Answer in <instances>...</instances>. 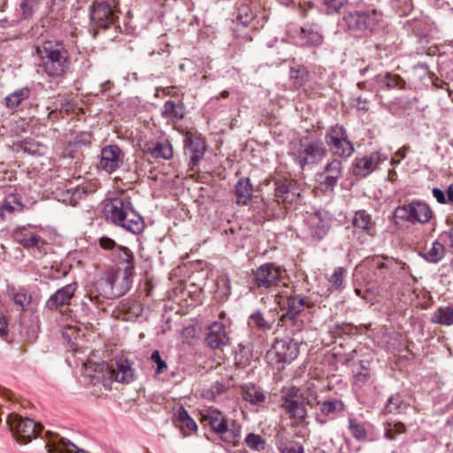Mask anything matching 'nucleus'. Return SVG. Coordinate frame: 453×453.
<instances>
[{"mask_svg": "<svg viewBox=\"0 0 453 453\" xmlns=\"http://www.w3.org/2000/svg\"><path fill=\"white\" fill-rule=\"evenodd\" d=\"M228 388V385H226L223 382L216 381L210 387V388L203 390V396L205 399L214 401L216 400L217 396L225 393Z\"/></svg>", "mask_w": 453, "mask_h": 453, "instance_id": "nucleus-43", "label": "nucleus"}, {"mask_svg": "<svg viewBox=\"0 0 453 453\" xmlns=\"http://www.w3.org/2000/svg\"><path fill=\"white\" fill-rule=\"evenodd\" d=\"M434 321L439 324L450 326L453 324V308L439 309L434 315Z\"/></svg>", "mask_w": 453, "mask_h": 453, "instance_id": "nucleus-44", "label": "nucleus"}, {"mask_svg": "<svg viewBox=\"0 0 453 453\" xmlns=\"http://www.w3.org/2000/svg\"><path fill=\"white\" fill-rule=\"evenodd\" d=\"M205 341L211 349H219L228 342L225 325L221 322H213L207 329Z\"/></svg>", "mask_w": 453, "mask_h": 453, "instance_id": "nucleus-21", "label": "nucleus"}, {"mask_svg": "<svg viewBox=\"0 0 453 453\" xmlns=\"http://www.w3.org/2000/svg\"><path fill=\"white\" fill-rule=\"evenodd\" d=\"M116 257L119 264L123 265L122 269H128L129 273H134V255L129 249L122 246L118 247Z\"/></svg>", "mask_w": 453, "mask_h": 453, "instance_id": "nucleus-38", "label": "nucleus"}, {"mask_svg": "<svg viewBox=\"0 0 453 453\" xmlns=\"http://www.w3.org/2000/svg\"><path fill=\"white\" fill-rule=\"evenodd\" d=\"M250 353L247 349H243L235 356V364L238 366L244 367L250 364Z\"/></svg>", "mask_w": 453, "mask_h": 453, "instance_id": "nucleus-57", "label": "nucleus"}, {"mask_svg": "<svg viewBox=\"0 0 453 453\" xmlns=\"http://www.w3.org/2000/svg\"><path fill=\"white\" fill-rule=\"evenodd\" d=\"M83 375L93 385H105L112 380L120 383H130L134 377V369L127 360L117 362V369L110 368L105 362L88 361L84 364Z\"/></svg>", "mask_w": 453, "mask_h": 453, "instance_id": "nucleus-2", "label": "nucleus"}, {"mask_svg": "<svg viewBox=\"0 0 453 453\" xmlns=\"http://www.w3.org/2000/svg\"><path fill=\"white\" fill-rule=\"evenodd\" d=\"M23 203L19 194H9L6 196L4 203L1 206V214L12 213L14 211H21Z\"/></svg>", "mask_w": 453, "mask_h": 453, "instance_id": "nucleus-35", "label": "nucleus"}, {"mask_svg": "<svg viewBox=\"0 0 453 453\" xmlns=\"http://www.w3.org/2000/svg\"><path fill=\"white\" fill-rule=\"evenodd\" d=\"M319 410L324 415H335L344 410V404L341 400L333 398L321 403Z\"/></svg>", "mask_w": 453, "mask_h": 453, "instance_id": "nucleus-40", "label": "nucleus"}, {"mask_svg": "<svg viewBox=\"0 0 453 453\" xmlns=\"http://www.w3.org/2000/svg\"><path fill=\"white\" fill-rule=\"evenodd\" d=\"M304 222L313 237L322 239L329 229L330 217L325 211H315L307 213Z\"/></svg>", "mask_w": 453, "mask_h": 453, "instance_id": "nucleus-15", "label": "nucleus"}, {"mask_svg": "<svg viewBox=\"0 0 453 453\" xmlns=\"http://www.w3.org/2000/svg\"><path fill=\"white\" fill-rule=\"evenodd\" d=\"M348 0H323V4L326 8V13H339L340 10L347 4Z\"/></svg>", "mask_w": 453, "mask_h": 453, "instance_id": "nucleus-53", "label": "nucleus"}, {"mask_svg": "<svg viewBox=\"0 0 453 453\" xmlns=\"http://www.w3.org/2000/svg\"><path fill=\"white\" fill-rule=\"evenodd\" d=\"M243 400L252 404H261L265 402L266 396L264 391L252 383L243 384L241 387Z\"/></svg>", "mask_w": 453, "mask_h": 453, "instance_id": "nucleus-26", "label": "nucleus"}, {"mask_svg": "<svg viewBox=\"0 0 453 453\" xmlns=\"http://www.w3.org/2000/svg\"><path fill=\"white\" fill-rule=\"evenodd\" d=\"M348 429L351 435L357 441H364L366 438V430L364 426L355 418H349Z\"/></svg>", "mask_w": 453, "mask_h": 453, "instance_id": "nucleus-45", "label": "nucleus"}, {"mask_svg": "<svg viewBox=\"0 0 453 453\" xmlns=\"http://www.w3.org/2000/svg\"><path fill=\"white\" fill-rule=\"evenodd\" d=\"M217 295L224 297L231 295V281L227 275H221L217 280Z\"/></svg>", "mask_w": 453, "mask_h": 453, "instance_id": "nucleus-48", "label": "nucleus"}, {"mask_svg": "<svg viewBox=\"0 0 453 453\" xmlns=\"http://www.w3.org/2000/svg\"><path fill=\"white\" fill-rule=\"evenodd\" d=\"M352 224L356 228L366 231L370 234L374 226L371 215L365 211H357L353 218Z\"/></svg>", "mask_w": 453, "mask_h": 453, "instance_id": "nucleus-36", "label": "nucleus"}, {"mask_svg": "<svg viewBox=\"0 0 453 453\" xmlns=\"http://www.w3.org/2000/svg\"><path fill=\"white\" fill-rule=\"evenodd\" d=\"M254 12L247 4H242L236 12L235 19L244 27L249 26L254 19Z\"/></svg>", "mask_w": 453, "mask_h": 453, "instance_id": "nucleus-41", "label": "nucleus"}, {"mask_svg": "<svg viewBox=\"0 0 453 453\" xmlns=\"http://www.w3.org/2000/svg\"><path fill=\"white\" fill-rule=\"evenodd\" d=\"M128 269H119L110 273L104 281V293L107 298H116L125 295L131 288L132 276Z\"/></svg>", "mask_w": 453, "mask_h": 453, "instance_id": "nucleus-8", "label": "nucleus"}, {"mask_svg": "<svg viewBox=\"0 0 453 453\" xmlns=\"http://www.w3.org/2000/svg\"><path fill=\"white\" fill-rule=\"evenodd\" d=\"M387 157L380 152H373L368 156H365L356 159L353 173L356 176L365 178L373 172L378 165L384 162Z\"/></svg>", "mask_w": 453, "mask_h": 453, "instance_id": "nucleus-17", "label": "nucleus"}, {"mask_svg": "<svg viewBox=\"0 0 453 453\" xmlns=\"http://www.w3.org/2000/svg\"><path fill=\"white\" fill-rule=\"evenodd\" d=\"M433 196L440 203H446V197L444 192L437 188H434L433 189Z\"/></svg>", "mask_w": 453, "mask_h": 453, "instance_id": "nucleus-62", "label": "nucleus"}, {"mask_svg": "<svg viewBox=\"0 0 453 453\" xmlns=\"http://www.w3.org/2000/svg\"><path fill=\"white\" fill-rule=\"evenodd\" d=\"M326 149L321 142L300 139L290 145L289 155L303 169L306 165H315L326 156Z\"/></svg>", "mask_w": 453, "mask_h": 453, "instance_id": "nucleus-4", "label": "nucleus"}, {"mask_svg": "<svg viewBox=\"0 0 453 453\" xmlns=\"http://www.w3.org/2000/svg\"><path fill=\"white\" fill-rule=\"evenodd\" d=\"M380 18L381 15L375 9H372L349 12L343 19L349 29L372 31Z\"/></svg>", "mask_w": 453, "mask_h": 453, "instance_id": "nucleus-11", "label": "nucleus"}, {"mask_svg": "<svg viewBox=\"0 0 453 453\" xmlns=\"http://www.w3.org/2000/svg\"><path fill=\"white\" fill-rule=\"evenodd\" d=\"M298 389L293 388L282 396L281 407L297 422H303L307 417L305 404L297 399Z\"/></svg>", "mask_w": 453, "mask_h": 453, "instance_id": "nucleus-16", "label": "nucleus"}, {"mask_svg": "<svg viewBox=\"0 0 453 453\" xmlns=\"http://www.w3.org/2000/svg\"><path fill=\"white\" fill-rule=\"evenodd\" d=\"M182 426L186 427L189 431H196L197 429L196 423L194 419L191 418H188L187 421H184L182 424H180Z\"/></svg>", "mask_w": 453, "mask_h": 453, "instance_id": "nucleus-63", "label": "nucleus"}, {"mask_svg": "<svg viewBox=\"0 0 453 453\" xmlns=\"http://www.w3.org/2000/svg\"><path fill=\"white\" fill-rule=\"evenodd\" d=\"M273 323L274 319H265L259 310L253 311L248 319L249 327L261 332L270 331L273 328Z\"/></svg>", "mask_w": 453, "mask_h": 453, "instance_id": "nucleus-29", "label": "nucleus"}, {"mask_svg": "<svg viewBox=\"0 0 453 453\" xmlns=\"http://www.w3.org/2000/svg\"><path fill=\"white\" fill-rule=\"evenodd\" d=\"M281 274L282 271L279 266L272 263L264 264L254 271V281L257 288H269L277 284Z\"/></svg>", "mask_w": 453, "mask_h": 453, "instance_id": "nucleus-14", "label": "nucleus"}, {"mask_svg": "<svg viewBox=\"0 0 453 453\" xmlns=\"http://www.w3.org/2000/svg\"><path fill=\"white\" fill-rule=\"evenodd\" d=\"M119 311L125 314L123 319L131 320L137 318L142 312V307L136 301L125 300L119 304Z\"/></svg>", "mask_w": 453, "mask_h": 453, "instance_id": "nucleus-37", "label": "nucleus"}, {"mask_svg": "<svg viewBox=\"0 0 453 453\" xmlns=\"http://www.w3.org/2000/svg\"><path fill=\"white\" fill-rule=\"evenodd\" d=\"M421 255L428 262L436 264L445 256L444 243L442 242L434 241L432 246L425 252L421 253Z\"/></svg>", "mask_w": 453, "mask_h": 453, "instance_id": "nucleus-33", "label": "nucleus"}, {"mask_svg": "<svg viewBox=\"0 0 453 453\" xmlns=\"http://www.w3.org/2000/svg\"><path fill=\"white\" fill-rule=\"evenodd\" d=\"M147 153L155 159H170L173 150L168 141L150 142L146 144Z\"/></svg>", "mask_w": 453, "mask_h": 453, "instance_id": "nucleus-24", "label": "nucleus"}, {"mask_svg": "<svg viewBox=\"0 0 453 453\" xmlns=\"http://www.w3.org/2000/svg\"><path fill=\"white\" fill-rule=\"evenodd\" d=\"M411 223H426L432 218V211L429 206L420 202L411 203Z\"/></svg>", "mask_w": 453, "mask_h": 453, "instance_id": "nucleus-30", "label": "nucleus"}, {"mask_svg": "<svg viewBox=\"0 0 453 453\" xmlns=\"http://www.w3.org/2000/svg\"><path fill=\"white\" fill-rule=\"evenodd\" d=\"M7 294L13 303L20 306L22 310L27 309L31 303V294L24 288L8 286Z\"/></svg>", "mask_w": 453, "mask_h": 453, "instance_id": "nucleus-27", "label": "nucleus"}, {"mask_svg": "<svg viewBox=\"0 0 453 453\" xmlns=\"http://www.w3.org/2000/svg\"><path fill=\"white\" fill-rule=\"evenodd\" d=\"M29 96L30 89L27 87L19 88L4 98V105L10 110H16Z\"/></svg>", "mask_w": 453, "mask_h": 453, "instance_id": "nucleus-31", "label": "nucleus"}, {"mask_svg": "<svg viewBox=\"0 0 453 453\" xmlns=\"http://www.w3.org/2000/svg\"><path fill=\"white\" fill-rule=\"evenodd\" d=\"M236 203L247 205L253 196V187L249 178H241L234 186Z\"/></svg>", "mask_w": 453, "mask_h": 453, "instance_id": "nucleus-25", "label": "nucleus"}, {"mask_svg": "<svg viewBox=\"0 0 453 453\" xmlns=\"http://www.w3.org/2000/svg\"><path fill=\"white\" fill-rule=\"evenodd\" d=\"M411 203L397 206L394 211L395 223L398 220L411 222Z\"/></svg>", "mask_w": 453, "mask_h": 453, "instance_id": "nucleus-51", "label": "nucleus"}, {"mask_svg": "<svg viewBox=\"0 0 453 453\" xmlns=\"http://www.w3.org/2000/svg\"><path fill=\"white\" fill-rule=\"evenodd\" d=\"M77 290V284L75 282L67 284L58 289L46 303V306L50 310H57L63 306L69 305L71 300Z\"/></svg>", "mask_w": 453, "mask_h": 453, "instance_id": "nucleus-20", "label": "nucleus"}, {"mask_svg": "<svg viewBox=\"0 0 453 453\" xmlns=\"http://www.w3.org/2000/svg\"><path fill=\"white\" fill-rule=\"evenodd\" d=\"M125 162V153L117 145H106L101 150L100 167L107 173H115Z\"/></svg>", "mask_w": 453, "mask_h": 453, "instance_id": "nucleus-13", "label": "nucleus"}, {"mask_svg": "<svg viewBox=\"0 0 453 453\" xmlns=\"http://www.w3.org/2000/svg\"><path fill=\"white\" fill-rule=\"evenodd\" d=\"M246 445L253 450L261 451L265 447V441L261 435L250 433L245 438Z\"/></svg>", "mask_w": 453, "mask_h": 453, "instance_id": "nucleus-46", "label": "nucleus"}, {"mask_svg": "<svg viewBox=\"0 0 453 453\" xmlns=\"http://www.w3.org/2000/svg\"><path fill=\"white\" fill-rule=\"evenodd\" d=\"M405 432V426L401 422H388L385 428V436L389 440H394L398 434Z\"/></svg>", "mask_w": 453, "mask_h": 453, "instance_id": "nucleus-49", "label": "nucleus"}, {"mask_svg": "<svg viewBox=\"0 0 453 453\" xmlns=\"http://www.w3.org/2000/svg\"><path fill=\"white\" fill-rule=\"evenodd\" d=\"M275 302L284 313L280 317V320L286 322L289 320L296 324L297 317L304 311L305 308L311 307V303L304 296L296 295L292 289H286L275 296Z\"/></svg>", "mask_w": 453, "mask_h": 453, "instance_id": "nucleus-5", "label": "nucleus"}, {"mask_svg": "<svg viewBox=\"0 0 453 453\" xmlns=\"http://www.w3.org/2000/svg\"><path fill=\"white\" fill-rule=\"evenodd\" d=\"M319 188L323 192H326L329 190H333L336 186L338 180L335 176L325 174V173H320L319 174Z\"/></svg>", "mask_w": 453, "mask_h": 453, "instance_id": "nucleus-50", "label": "nucleus"}, {"mask_svg": "<svg viewBox=\"0 0 453 453\" xmlns=\"http://www.w3.org/2000/svg\"><path fill=\"white\" fill-rule=\"evenodd\" d=\"M274 197L277 203H293L298 200L299 193L291 180H275Z\"/></svg>", "mask_w": 453, "mask_h": 453, "instance_id": "nucleus-19", "label": "nucleus"}, {"mask_svg": "<svg viewBox=\"0 0 453 453\" xmlns=\"http://www.w3.org/2000/svg\"><path fill=\"white\" fill-rule=\"evenodd\" d=\"M323 42V36L317 25H305L301 28L297 43L301 46H319Z\"/></svg>", "mask_w": 453, "mask_h": 453, "instance_id": "nucleus-22", "label": "nucleus"}, {"mask_svg": "<svg viewBox=\"0 0 453 453\" xmlns=\"http://www.w3.org/2000/svg\"><path fill=\"white\" fill-rule=\"evenodd\" d=\"M204 421L211 426L213 432L219 434L221 439L229 443H235L241 436V428L235 421L229 420L216 409H210L203 416Z\"/></svg>", "mask_w": 453, "mask_h": 453, "instance_id": "nucleus-6", "label": "nucleus"}, {"mask_svg": "<svg viewBox=\"0 0 453 453\" xmlns=\"http://www.w3.org/2000/svg\"><path fill=\"white\" fill-rule=\"evenodd\" d=\"M440 241L453 249V226L440 234Z\"/></svg>", "mask_w": 453, "mask_h": 453, "instance_id": "nucleus-58", "label": "nucleus"}, {"mask_svg": "<svg viewBox=\"0 0 453 453\" xmlns=\"http://www.w3.org/2000/svg\"><path fill=\"white\" fill-rule=\"evenodd\" d=\"M150 360L157 365L156 372L157 374L163 373L167 369L166 362L162 359L158 350H154L152 352Z\"/></svg>", "mask_w": 453, "mask_h": 453, "instance_id": "nucleus-56", "label": "nucleus"}, {"mask_svg": "<svg viewBox=\"0 0 453 453\" xmlns=\"http://www.w3.org/2000/svg\"><path fill=\"white\" fill-rule=\"evenodd\" d=\"M323 173H325V174L335 176V178L340 179L342 173V161L339 159H333L325 166Z\"/></svg>", "mask_w": 453, "mask_h": 453, "instance_id": "nucleus-52", "label": "nucleus"}, {"mask_svg": "<svg viewBox=\"0 0 453 453\" xmlns=\"http://www.w3.org/2000/svg\"><path fill=\"white\" fill-rule=\"evenodd\" d=\"M376 82L381 88H403L405 85L404 81L399 75L390 73L378 74L376 76Z\"/></svg>", "mask_w": 453, "mask_h": 453, "instance_id": "nucleus-32", "label": "nucleus"}, {"mask_svg": "<svg viewBox=\"0 0 453 453\" xmlns=\"http://www.w3.org/2000/svg\"><path fill=\"white\" fill-rule=\"evenodd\" d=\"M6 418L8 426L20 442L31 441L41 430V426L31 418H22L15 413L7 414Z\"/></svg>", "mask_w": 453, "mask_h": 453, "instance_id": "nucleus-9", "label": "nucleus"}, {"mask_svg": "<svg viewBox=\"0 0 453 453\" xmlns=\"http://www.w3.org/2000/svg\"><path fill=\"white\" fill-rule=\"evenodd\" d=\"M368 378L369 372L365 370L364 372H359L357 375H356V382L359 381L360 383L364 384L366 382Z\"/></svg>", "mask_w": 453, "mask_h": 453, "instance_id": "nucleus-64", "label": "nucleus"}, {"mask_svg": "<svg viewBox=\"0 0 453 453\" xmlns=\"http://www.w3.org/2000/svg\"><path fill=\"white\" fill-rule=\"evenodd\" d=\"M12 236L18 243L25 248H37L39 250H44L46 242L35 232L32 231L29 226H19L13 231Z\"/></svg>", "mask_w": 453, "mask_h": 453, "instance_id": "nucleus-18", "label": "nucleus"}, {"mask_svg": "<svg viewBox=\"0 0 453 453\" xmlns=\"http://www.w3.org/2000/svg\"><path fill=\"white\" fill-rule=\"evenodd\" d=\"M290 80L296 88H299L305 84L309 78V73L303 66L292 67L289 73Z\"/></svg>", "mask_w": 453, "mask_h": 453, "instance_id": "nucleus-42", "label": "nucleus"}, {"mask_svg": "<svg viewBox=\"0 0 453 453\" xmlns=\"http://www.w3.org/2000/svg\"><path fill=\"white\" fill-rule=\"evenodd\" d=\"M116 14L113 6L108 2H96L90 8V23L94 31L96 28L106 29L114 24ZM96 32H94L96 36Z\"/></svg>", "mask_w": 453, "mask_h": 453, "instance_id": "nucleus-12", "label": "nucleus"}, {"mask_svg": "<svg viewBox=\"0 0 453 453\" xmlns=\"http://www.w3.org/2000/svg\"><path fill=\"white\" fill-rule=\"evenodd\" d=\"M99 245L104 250H111L116 246V243L113 239L103 236L99 239Z\"/></svg>", "mask_w": 453, "mask_h": 453, "instance_id": "nucleus-60", "label": "nucleus"}, {"mask_svg": "<svg viewBox=\"0 0 453 453\" xmlns=\"http://www.w3.org/2000/svg\"><path fill=\"white\" fill-rule=\"evenodd\" d=\"M38 65L52 77L62 75L68 68V56L64 48L52 42H45L35 47Z\"/></svg>", "mask_w": 453, "mask_h": 453, "instance_id": "nucleus-3", "label": "nucleus"}, {"mask_svg": "<svg viewBox=\"0 0 453 453\" xmlns=\"http://www.w3.org/2000/svg\"><path fill=\"white\" fill-rule=\"evenodd\" d=\"M35 0H23L20 4V11L24 19H29L33 16L35 11Z\"/></svg>", "mask_w": 453, "mask_h": 453, "instance_id": "nucleus-55", "label": "nucleus"}, {"mask_svg": "<svg viewBox=\"0 0 453 453\" xmlns=\"http://www.w3.org/2000/svg\"><path fill=\"white\" fill-rule=\"evenodd\" d=\"M325 140L334 155L349 157L354 152L353 144L348 139L347 132L342 126L332 127L326 133Z\"/></svg>", "mask_w": 453, "mask_h": 453, "instance_id": "nucleus-10", "label": "nucleus"}, {"mask_svg": "<svg viewBox=\"0 0 453 453\" xmlns=\"http://www.w3.org/2000/svg\"><path fill=\"white\" fill-rule=\"evenodd\" d=\"M185 149L187 153L190 155L189 165L193 168L196 166L203 157L206 146L204 141L201 138H188L186 140Z\"/></svg>", "mask_w": 453, "mask_h": 453, "instance_id": "nucleus-23", "label": "nucleus"}, {"mask_svg": "<svg viewBox=\"0 0 453 453\" xmlns=\"http://www.w3.org/2000/svg\"><path fill=\"white\" fill-rule=\"evenodd\" d=\"M161 115L165 119H180L184 116V108L181 104H177L172 100L165 102Z\"/></svg>", "mask_w": 453, "mask_h": 453, "instance_id": "nucleus-34", "label": "nucleus"}, {"mask_svg": "<svg viewBox=\"0 0 453 453\" xmlns=\"http://www.w3.org/2000/svg\"><path fill=\"white\" fill-rule=\"evenodd\" d=\"M50 453H88L87 451L78 449L69 440L59 438L48 443Z\"/></svg>", "mask_w": 453, "mask_h": 453, "instance_id": "nucleus-28", "label": "nucleus"}, {"mask_svg": "<svg viewBox=\"0 0 453 453\" xmlns=\"http://www.w3.org/2000/svg\"><path fill=\"white\" fill-rule=\"evenodd\" d=\"M106 219L133 234H139L144 227L142 217L133 208L129 198L115 197L104 208Z\"/></svg>", "mask_w": 453, "mask_h": 453, "instance_id": "nucleus-1", "label": "nucleus"}, {"mask_svg": "<svg viewBox=\"0 0 453 453\" xmlns=\"http://www.w3.org/2000/svg\"><path fill=\"white\" fill-rule=\"evenodd\" d=\"M280 453H303V447L297 441H280L277 446Z\"/></svg>", "mask_w": 453, "mask_h": 453, "instance_id": "nucleus-47", "label": "nucleus"}, {"mask_svg": "<svg viewBox=\"0 0 453 453\" xmlns=\"http://www.w3.org/2000/svg\"><path fill=\"white\" fill-rule=\"evenodd\" d=\"M403 401L399 395H392L386 404V411L388 412H401Z\"/></svg>", "mask_w": 453, "mask_h": 453, "instance_id": "nucleus-54", "label": "nucleus"}, {"mask_svg": "<svg viewBox=\"0 0 453 453\" xmlns=\"http://www.w3.org/2000/svg\"><path fill=\"white\" fill-rule=\"evenodd\" d=\"M299 353L296 342L288 339L276 340L266 353V358L271 365H282L291 363Z\"/></svg>", "mask_w": 453, "mask_h": 453, "instance_id": "nucleus-7", "label": "nucleus"}, {"mask_svg": "<svg viewBox=\"0 0 453 453\" xmlns=\"http://www.w3.org/2000/svg\"><path fill=\"white\" fill-rule=\"evenodd\" d=\"M176 419L180 424H182L184 421H187L189 418V415L188 411L184 408H180L175 414Z\"/></svg>", "mask_w": 453, "mask_h": 453, "instance_id": "nucleus-61", "label": "nucleus"}, {"mask_svg": "<svg viewBox=\"0 0 453 453\" xmlns=\"http://www.w3.org/2000/svg\"><path fill=\"white\" fill-rule=\"evenodd\" d=\"M365 263L370 266H373L378 269L388 268V265L384 263L380 257H368L366 258Z\"/></svg>", "mask_w": 453, "mask_h": 453, "instance_id": "nucleus-59", "label": "nucleus"}, {"mask_svg": "<svg viewBox=\"0 0 453 453\" xmlns=\"http://www.w3.org/2000/svg\"><path fill=\"white\" fill-rule=\"evenodd\" d=\"M346 270L343 267L335 268L334 272L329 278L328 290L330 292L342 291L344 288V278Z\"/></svg>", "mask_w": 453, "mask_h": 453, "instance_id": "nucleus-39", "label": "nucleus"}]
</instances>
